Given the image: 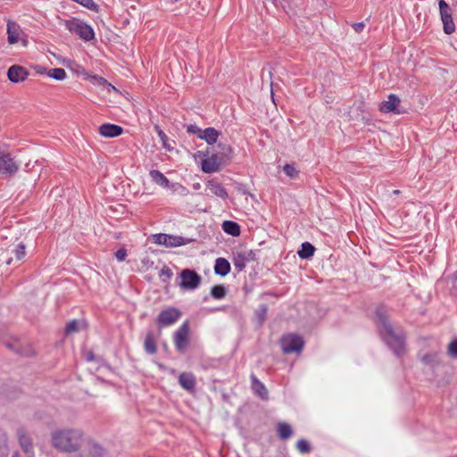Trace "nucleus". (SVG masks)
Segmentation results:
<instances>
[{
  "instance_id": "1",
  "label": "nucleus",
  "mask_w": 457,
  "mask_h": 457,
  "mask_svg": "<svg viewBox=\"0 0 457 457\" xmlns=\"http://www.w3.org/2000/svg\"><path fill=\"white\" fill-rule=\"evenodd\" d=\"M377 322L380 328V334L386 345L397 356L404 353V336L399 328L395 329L388 320L384 306L376 309Z\"/></svg>"
},
{
  "instance_id": "2",
  "label": "nucleus",
  "mask_w": 457,
  "mask_h": 457,
  "mask_svg": "<svg viewBox=\"0 0 457 457\" xmlns=\"http://www.w3.org/2000/svg\"><path fill=\"white\" fill-rule=\"evenodd\" d=\"M51 445L61 453H76L84 443V433L81 429L64 428L51 432Z\"/></svg>"
},
{
  "instance_id": "3",
  "label": "nucleus",
  "mask_w": 457,
  "mask_h": 457,
  "mask_svg": "<svg viewBox=\"0 0 457 457\" xmlns=\"http://www.w3.org/2000/svg\"><path fill=\"white\" fill-rule=\"evenodd\" d=\"M65 28L87 41L93 39L95 36L93 29L78 19L65 21Z\"/></svg>"
},
{
  "instance_id": "4",
  "label": "nucleus",
  "mask_w": 457,
  "mask_h": 457,
  "mask_svg": "<svg viewBox=\"0 0 457 457\" xmlns=\"http://www.w3.org/2000/svg\"><path fill=\"white\" fill-rule=\"evenodd\" d=\"M179 287L185 290H194L197 288L201 283V276L193 270L185 269L179 274Z\"/></svg>"
},
{
  "instance_id": "5",
  "label": "nucleus",
  "mask_w": 457,
  "mask_h": 457,
  "mask_svg": "<svg viewBox=\"0 0 457 457\" xmlns=\"http://www.w3.org/2000/svg\"><path fill=\"white\" fill-rule=\"evenodd\" d=\"M280 344L284 353H300L303 347V338L294 334L284 336Z\"/></svg>"
},
{
  "instance_id": "6",
  "label": "nucleus",
  "mask_w": 457,
  "mask_h": 457,
  "mask_svg": "<svg viewBox=\"0 0 457 457\" xmlns=\"http://www.w3.org/2000/svg\"><path fill=\"white\" fill-rule=\"evenodd\" d=\"M16 436L26 457H35L33 440L29 433L24 428H19L16 431Z\"/></svg>"
},
{
  "instance_id": "7",
  "label": "nucleus",
  "mask_w": 457,
  "mask_h": 457,
  "mask_svg": "<svg viewBox=\"0 0 457 457\" xmlns=\"http://www.w3.org/2000/svg\"><path fill=\"white\" fill-rule=\"evenodd\" d=\"M176 349L183 353L189 345V325L184 322L174 334Z\"/></svg>"
},
{
  "instance_id": "8",
  "label": "nucleus",
  "mask_w": 457,
  "mask_h": 457,
  "mask_svg": "<svg viewBox=\"0 0 457 457\" xmlns=\"http://www.w3.org/2000/svg\"><path fill=\"white\" fill-rule=\"evenodd\" d=\"M154 241L155 244L165 245L166 247L181 246L188 242L183 237L168 235L163 233L154 235Z\"/></svg>"
},
{
  "instance_id": "9",
  "label": "nucleus",
  "mask_w": 457,
  "mask_h": 457,
  "mask_svg": "<svg viewBox=\"0 0 457 457\" xmlns=\"http://www.w3.org/2000/svg\"><path fill=\"white\" fill-rule=\"evenodd\" d=\"M19 170V164L10 154L0 151V174L13 175Z\"/></svg>"
},
{
  "instance_id": "10",
  "label": "nucleus",
  "mask_w": 457,
  "mask_h": 457,
  "mask_svg": "<svg viewBox=\"0 0 457 457\" xmlns=\"http://www.w3.org/2000/svg\"><path fill=\"white\" fill-rule=\"evenodd\" d=\"M181 316V312L174 307L162 311L157 317L159 327H167L174 324Z\"/></svg>"
},
{
  "instance_id": "11",
  "label": "nucleus",
  "mask_w": 457,
  "mask_h": 457,
  "mask_svg": "<svg viewBox=\"0 0 457 457\" xmlns=\"http://www.w3.org/2000/svg\"><path fill=\"white\" fill-rule=\"evenodd\" d=\"M152 180L162 187H170L173 191L180 190L182 194L187 192V188L179 183L170 184L169 179L159 170H153L149 173Z\"/></svg>"
},
{
  "instance_id": "12",
  "label": "nucleus",
  "mask_w": 457,
  "mask_h": 457,
  "mask_svg": "<svg viewBox=\"0 0 457 457\" xmlns=\"http://www.w3.org/2000/svg\"><path fill=\"white\" fill-rule=\"evenodd\" d=\"M254 259L253 251H237L233 253V263L237 271H242L246 263Z\"/></svg>"
},
{
  "instance_id": "13",
  "label": "nucleus",
  "mask_w": 457,
  "mask_h": 457,
  "mask_svg": "<svg viewBox=\"0 0 457 457\" xmlns=\"http://www.w3.org/2000/svg\"><path fill=\"white\" fill-rule=\"evenodd\" d=\"M223 160L218 154H212L211 156L203 159L201 162L202 170L205 173L216 172L220 170Z\"/></svg>"
},
{
  "instance_id": "14",
  "label": "nucleus",
  "mask_w": 457,
  "mask_h": 457,
  "mask_svg": "<svg viewBox=\"0 0 457 457\" xmlns=\"http://www.w3.org/2000/svg\"><path fill=\"white\" fill-rule=\"evenodd\" d=\"M400 103V98L397 96L391 94L388 96L386 101L381 103L379 110L384 113L394 112L400 114L402 113V111L398 109Z\"/></svg>"
},
{
  "instance_id": "15",
  "label": "nucleus",
  "mask_w": 457,
  "mask_h": 457,
  "mask_svg": "<svg viewBox=\"0 0 457 457\" xmlns=\"http://www.w3.org/2000/svg\"><path fill=\"white\" fill-rule=\"evenodd\" d=\"M29 76L26 68L21 65H12L8 69L7 77L13 83L24 81Z\"/></svg>"
},
{
  "instance_id": "16",
  "label": "nucleus",
  "mask_w": 457,
  "mask_h": 457,
  "mask_svg": "<svg viewBox=\"0 0 457 457\" xmlns=\"http://www.w3.org/2000/svg\"><path fill=\"white\" fill-rule=\"evenodd\" d=\"M123 129L120 126L105 123L100 126L99 133L105 137H115L122 134Z\"/></svg>"
},
{
  "instance_id": "17",
  "label": "nucleus",
  "mask_w": 457,
  "mask_h": 457,
  "mask_svg": "<svg viewBox=\"0 0 457 457\" xmlns=\"http://www.w3.org/2000/svg\"><path fill=\"white\" fill-rule=\"evenodd\" d=\"M206 190H208L212 195L222 199H227L228 197L225 187L220 183L212 179L206 182Z\"/></svg>"
},
{
  "instance_id": "18",
  "label": "nucleus",
  "mask_w": 457,
  "mask_h": 457,
  "mask_svg": "<svg viewBox=\"0 0 457 457\" xmlns=\"http://www.w3.org/2000/svg\"><path fill=\"white\" fill-rule=\"evenodd\" d=\"M251 381H252V390L253 393L258 395L260 398L263 400H267L269 396L268 390L264 384L261 382L254 374L251 375Z\"/></svg>"
},
{
  "instance_id": "19",
  "label": "nucleus",
  "mask_w": 457,
  "mask_h": 457,
  "mask_svg": "<svg viewBox=\"0 0 457 457\" xmlns=\"http://www.w3.org/2000/svg\"><path fill=\"white\" fill-rule=\"evenodd\" d=\"M179 385L187 391H192L195 387V377L189 372H183L179 377Z\"/></svg>"
},
{
  "instance_id": "20",
  "label": "nucleus",
  "mask_w": 457,
  "mask_h": 457,
  "mask_svg": "<svg viewBox=\"0 0 457 457\" xmlns=\"http://www.w3.org/2000/svg\"><path fill=\"white\" fill-rule=\"evenodd\" d=\"M21 29L20 26L13 22L9 21L7 23V34H8V42L12 45L18 42L20 37Z\"/></svg>"
},
{
  "instance_id": "21",
  "label": "nucleus",
  "mask_w": 457,
  "mask_h": 457,
  "mask_svg": "<svg viewBox=\"0 0 457 457\" xmlns=\"http://www.w3.org/2000/svg\"><path fill=\"white\" fill-rule=\"evenodd\" d=\"M421 361L431 368H436L442 363L441 354L438 352H431L423 355Z\"/></svg>"
},
{
  "instance_id": "22",
  "label": "nucleus",
  "mask_w": 457,
  "mask_h": 457,
  "mask_svg": "<svg viewBox=\"0 0 457 457\" xmlns=\"http://www.w3.org/2000/svg\"><path fill=\"white\" fill-rule=\"evenodd\" d=\"M215 273L220 276H226L230 271V263L225 258H218L214 266Z\"/></svg>"
},
{
  "instance_id": "23",
  "label": "nucleus",
  "mask_w": 457,
  "mask_h": 457,
  "mask_svg": "<svg viewBox=\"0 0 457 457\" xmlns=\"http://www.w3.org/2000/svg\"><path fill=\"white\" fill-rule=\"evenodd\" d=\"M220 132L214 128H207L203 130L200 138L204 139L208 145H213L216 143L219 137Z\"/></svg>"
},
{
  "instance_id": "24",
  "label": "nucleus",
  "mask_w": 457,
  "mask_h": 457,
  "mask_svg": "<svg viewBox=\"0 0 457 457\" xmlns=\"http://www.w3.org/2000/svg\"><path fill=\"white\" fill-rule=\"evenodd\" d=\"M222 229L228 235L233 237H237L240 235V227L239 225L232 220H225L222 223Z\"/></svg>"
},
{
  "instance_id": "25",
  "label": "nucleus",
  "mask_w": 457,
  "mask_h": 457,
  "mask_svg": "<svg viewBox=\"0 0 457 457\" xmlns=\"http://www.w3.org/2000/svg\"><path fill=\"white\" fill-rule=\"evenodd\" d=\"M277 432L278 436L283 440L288 439L293 434L291 426L286 422L278 424Z\"/></svg>"
},
{
  "instance_id": "26",
  "label": "nucleus",
  "mask_w": 457,
  "mask_h": 457,
  "mask_svg": "<svg viewBox=\"0 0 457 457\" xmlns=\"http://www.w3.org/2000/svg\"><path fill=\"white\" fill-rule=\"evenodd\" d=\"M144 347L145 352L150 354H154L157 352L156 343L152 333H147L145 338Z\"/></svg>"
},
{
  "instance_id": "27",
  "label": "nucleus",
  "mask_w": 457,
  "mask_h": 457,
  "mask_svg": "<svg viewBox=\"0 0 457 457\" xmlns=\"http://www.w3.org/2000/svg\"><path fill=\"white\" fill-rule=\"evenodd\" d=\"M441 20L444 26V31L445 34H452L455 30V24L453 21L452 14L441 16Z\"/></svg>"
},
{
  "instance_id": "28",
  "label": "nucleus",
  "mask_w": 457,
  "mask_h": 457,
  "mask_svg": "<svg viewBox=\"0 0 457 457\" xmlns=\"http://www.w3.org/2000/svg\"><path fill=\"white\" fill-rule=\"evenodd\" d=\"M315 247L312 244L305 242L302 244V248L298 251V255L302 259H308L313 255Z\"/></svg>"
},
{
  "instance_id": "29",
  "label": "nucleus",
  "mask_w": 457,
  "mask_h": 457,
  "mask_svg": "<svg viewBox=\"0 0 457 457\" xmlns=\"http://www.w3.org/2000/svg\"><path fill=\"white\" fill-rule=\"evenodd\" d=\"M47 76L56 80H63L66 78V71L62 68L50 69L47 71Z\"/></svg>"
},
{
  "instance_id": "30",
  "label": "nucleus",
  "mask_w": 457,
  "mask_h": 457,
  "mask_svg": "<svg viewBox=\"0 0 457 457\" xmlns=\"http://www.w3.org/2000/svg\"><path fill=\"white\" fill-rule=\"evenodd\" d=\"M227 294L226 287L222 285H217L212 287L211 295L215 299H222Z\"/></svg>"
},
{
  "instance_id": "31",
  "label": "nucleus",
  "mask_w": 457,
  "mask_h": 457,
  "mask_svg": "<svg viewBox=\"0 0 457 457\" xmlns=\"http://www.w3.org/2000/svg\"><path fill=\"white\" fill-rule=\"evenodd\" d=\"M9 452L8 437L4 434L0 436V457H8Z\"/></svg>"
},
{
  "instance_id": "32",
  "label": "nucleus",
  "mask_w": 457,
  "mask_h": 457,
  "mask_svg": "<svg viewBox=\"0 0 457 457\" xmlns=\"http://www.w3.org/2000/svg\"><path fill=\"white\" fill-rule=\"evenodd\" d=\"M91 80L98 86L106 87L108 92H110L111 90H116V88L113 86H112L110 83H108L104 79L101 77L92 76Z\"/></svg>"
},
{
  "instance_id": "33",
  "label": "nucleus",
  "mask_w": 457,
  "mask_h": 457,
  "mask_svg": "<svg viewBox=\"0 0 457 457\" xmlns=\"http://www.w3.org/2000/svg\"><path fill=\"white\" fill-rule=\"evenodd\" d=\"M218 147L220 149V157H221L222 160H224L225 158H227V159L230 158L231 154H232V148L230 145L219 143Z\"/></svg>"
},
{
  "instance_id": "34",
  "label": "nucleus",
  "mask_w": 457,
  "mask_h": 457,
  "mask_svg": "<svg viewBox=\"0 0 457 457\" xmlns=\"http://www.w3.org/2000/svg\"><path fill=\"white\" fill-rule=\"evenodd\" d=\"M296 448L301 453H308L311 451L310 444L305 439L298 440Z\"/></svg>"
},
{
  "instance_id": "35",
  "label": "nucleus",
  "mask_w": 457,
  "mask_h": 457,
  "mask_svg": "<svg viewBox=\"0 0 457 457\" xmlns=\"http://www.w3.org/2000/svg\"><path fill=\"white\" fill-rule=\"evenodd\" d=\"M90 457H104L105 451L99 445H93L89 451Z\"/></svg>"
},
{
  "instance_id": "36",
  "label": "nucleus",
  "mask_w": 457,
  "mask_h": 457,
  "mask_svg": "<svg viewBox=\"0 0 457 457\" xmlns=\"http://www.w3.org/2000/svg\"><path fill=\"white\" fill-rule=\"evenodd\" d=\"M438 4H439L440 16H445V15L452 14L451 8H450L449 4L445 0H439Z\"/></svg>"
},
{
  "instance_id": "37",
  "label": "nucleus",
  "mask_w": 457,
  "mask_h": 457,
  "mask_svg": "<svg viewBox=\"0 0 457 457\" xmlns=\"http://www.w3.org/2000/svg\"><path fill=\"white\" fill-rule=\"evenodd\" d=\"M79 330V323L77 320H73L67 324L65 332H66V334H71V333L78 332Z\"/></svg>"
},
{
  "instance_id": "38",
  "label": "nucleus",
  "mask_w": 457,
  "mask_h": 457,
  "mask_svg": "<svg viewBox=\"0 0 457 457\" xmlns=\"http://www.w3.org/2000/svg\"><path fill=\"white\" fill-rule=\"evenodd\" d=\"M14 254L17 261H21V259L24 258V256L26 255L24 244L21 243L17 245L14 251Z\"/></svg>"
},
{
  "instance_id": "39",
  "label": "nucleus",
  "mask_w": 457,
  "mask_h": 457,
  "mask_svg": "<svg viewBox=\"0 0 457 457\" xmlns=\"http://www.w3.org/2000/svg\"><path fill=\"white\" fill-rule=\"evenodd\" d=\"M447 354L453 358H457V339L448 345Z\"/></svg>"
},
{
  "instance_id": "40",
  "label": "nucleus",
  "mask_w": 457,
  "mask_h": 457,
  "mask_svg": "<svg viewBox=\"0 0 457 457\" xmlns=\"http://www.w3.org/2000/svg\"><path fill=\"white\" fill-rule=\"evenodd\" d=\"M283 170H284L285 173L291 178H294L297 175V170L292 164L287 163L284 166Z\"/></svg>"
},
{
  "instance_id": "41",
  "label": "nucleus",
  "mask_w": 457,
  "mask_h": 457,
  "mask_svg": "<svg viewBox=\"0 0 457 457\" xmlns=\"http://www.w3.org/2000/svg\"><path fill=\"white\" fill-rule=\"evenodd\" d=\"M267 312H268V308L265 304L261 305L260 308L258 309L257 315H258L260 323H262L264 321Z\"/></svg>"
},
{
  "instance_id": "42",
  "label": "nucleus",
  "mask_w": 457,
  "mask_h": 457,
  "mask_svg": "<svg viewBox=\"0 0 457 457\" xmlns=\"http://www.w3.org/2000/svg\"><path fill=\"white\" fill-rule=\"evenodd\" d=\"M172 270L167 266H163V268L160 271V277L163 278V280H165L166 278L170 279L172 277Z\"/></svg>"
},
{
  "instance_id": "43",
  "label": "nucleus",
  "mask_w": 457,
  "mask_h": 457,
  "mask_svg": "<svg viewBox=\"0 0 457 457\" xmlns=\"http://www.w3.org/2000/svg\"><path fill=\"white\" fill-rule=\"evenodd\" d=\"M158 136H159L160 139L162 142L163 147L168 149V150H170V146L168 144V137H167V135L162 130H159L158 131Z\"/></svg>"
},
{
  "instance_id": "44",
  "label": "nucleus",
  "mask_w": 457,
  "mask_h": 457,
  "mask_svg": "<svg viewBox=\"0 0 457 457\" xmlns=\"http://www.w3.org/2000/svg\"><path fill=\"white\" fill-rule=\"evenodd\" d=\"M187 131L191 134H196L198 137H200V135L203 133V130L196 125H189L187 129Z\"/></svg>"
},
{
  "instance_id": "45",
  "label": "nucleus",
  "mask_w": 457,
  "mask_h": 457,
  "mask_svg": "<svg viewBox=\"0 0 457 457\" xmlns=\"http://www.w3.org/2000/svg\"><path fill=\"white\" fill-rule=\"evenodd\" d=\"M115 256H116L118 261H120V262L124 261L126 256H127V251L125 249H123V248L119 249L115 253Z\"/></svg>"
},
{
  "instance_id": "46",
  "label": "nucleus",
  "mask_w": 457,
  "mask_h": 457,
  "mask_svg": "<svg viewBox=\"0 0 457 457\" xmlns=\"http://www.w3.org/2000/svg\"><path fill=\"white\" fill-rule=\"evenodd\" d=\"M352 26H353V29L355 30V32L360 33L363 30L365 24L363 21H361V22L353 23Z\"/></svg>"
},
{
  "instance_id": "47",
  "label": "nucleus",
  "mask_w": 457,
  "mask_h": 457,
  "mask_svg": "<svg viewBox=\"0 0 457 457\" xmlns=\"http://www.w3.org/2000/svg\"><path fill=\"white\" fill-rule=\"evenodd\" d=\"M35 70H36L37 73H38V74H46L47 75L48 70L46 67L36 66Z\"/></svg>"
},
{
  "instance_id": "48",
  "label": "nucleus",
  "mask_w": 457,
  "mask_h": 457,
  "mask_svg": "<svg viewBox=\"0 0 457 457\" xmlns=\"http://www.w3.org/2000/svg\"><path fill=\"white\" fill-rule=\"evenodd\" d=\"M8 346H9L10 348H12V350H14V351H16V352L20 353L21 354H24V355H30V354H32V353H33L31 351H30L29 353V352H27V353H21V352H20V350H19L15 345H9Z\"/></svg>"
},
{
  "instance_id": "49",
  "label": "nucleus",
  "mask_w": 457,
  "mask_h": 457,
  "mask_svg": "<svg viewBox=\"0 0 457 457\" xmlns=\"http://www.w3.org/2000/svg\"><path fill=\"white\" fill-rule=\"evenodd\" d=\"M12 457H21V455L19 454L18 452H15L13 453V454L12 455Z\"/></svg>"
},
{
  "instance_id": "50",
  "label": "nucleus",
  "mask_w": 457,
  "mask_h": 457,
  "mask_svg": "<svg viewBox=\"0 0 457 457\" xmlns=\"http://www.w3.org/2000/svg\"><path fill=\"white\" fill-rule=\"evenodd\" d=\"M393 194L394 195H399L400 194V190L395 189V190L393 191Z\"/></svg>"
},
{
  "instance_id": "51",
  "label": "nucleus",
  "mask_w": 457,
  "mask_h": 457,
  "mask_svg": "<svg viewBox=\"0 0 457 457\" xmlns=\"http://www.w3.org/2000/svg\"><path fill=\"white\" fill-rule=\"evenodd\" d=\"M271 97H272V101L275 103V98L273 97V92L271 91Z\"/></svg>"
},
{
  "instance_id": "52",
  "label": "nucleus",
  "mask_w": 457,
  "mask_h": 457,
  "mask_svg": "<svg viewBox=\"0 0 457 457\" xmlns=\"http://www.w3.org/2000/svg\"><path fill=\"white\" fill-rule=\"evenodd\" d=\"M11 262H12V258H10V259L6 262V263H7V264H10V263H11Z\"/></svg>"
},
{
  "instance_id": "53",
  "label": "nucleus",
  "mask_w": 457,
  "mask_h": 457,
  "mask_svg": "<svg viewBox=\"0 0 457 457\" xmlns=\"http://www.w3.org/2000/svg\"><path fill=\"white\" fill-rule=\"evenodd\" d=\"M78 457H81V456H78Z\"/></svg>"
}]
</instances>
